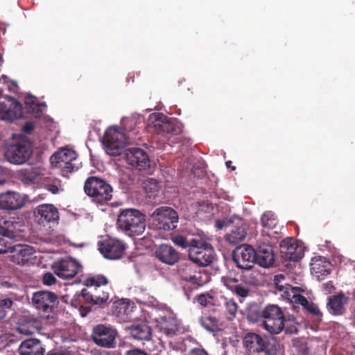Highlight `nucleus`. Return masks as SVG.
<instances>
[{
    "label": "nucleus",
    "mask_w": 355,
    "mask_h": 355,
    "mask_svg": "<svg viewBox=\"0 0 355 355\" xmlns=\"http://www.w3.org/2000/svg\"><path fill=\"white\" fill-rule=\"evenodd\" d=\"M116 225L129 236H139L146 229V216L139 210L126 209L119 214Z\"/></svg>",
    "instance_id": "obj_1"
},
{
    "label": "nucleus",
    "mask_w": 355,
    "mask_h": 355,
    "mask_svg": "<svg viewBox=\"0 0 355 355\" xmlns=\"http://www.w3.org/2000/svg\"><path fill=\"white\" fill-rule=\"evenodd\" d=\"M262 327L270 334H279L284 329L286 333L296 334L295 327H286V320L282 309L275 304H268L263 309Z\"/></svg>",
    "instance_id": "obj_2"
},
{
    "label": "nucleus",
    "mask_w": 355,
    "mask_h": 355,
    "mask_svg": "<svg viewBox=\"0 0 355 355\" xmlns=\"http://www.w3.org/2000/svg\"><path fill=\"white\" fill-rule=\"evenodd\" d=\"M189 250V260L199 266H207L214 260L216 253L214 248L206 239L199 236L197 240L191 242Z\"/></svg>",
    "instance_id": "obj_3"
},
{
    "label": "nucleus",
    "mask_w": 355,
    "mask_h": 355,
    "mask_svg": "<svg viewBox=\"0 0 355 355\" xmlns=\"http://www.w3.org/2000/svg\"><path fill=\"white\" fill-rule=\"evenodd\" d=\"M84 191L87 196L98 204H104L112 198V188L104 180L96 177H89L85 182Z\"/></svg>",
    "instance_id": "obj_4"
},
{
    "label": "nucleus",
    "mask_w": 355,
    "mask_h": 355,
    "mask_svg": "<svg viewBox=\"0 0 355 355\" xmlns=\"http://www.w3.org/2000/svg\"><path fill=\"white\" fill-rule=\"evenodd\" d=\"M150 220L153 229L169 231L177 227L178 215L171 207H161L151 214Z\"/></svg>",
    "instance_id": "obj_5"
},
{
    "label": "nucleus",
    "mask_w": 355,
    "mask_h": 355,
    "mask_svg": "<svg viewBox=\"0 0 355 355\" xmlns=\"http://www.w3.org/2000/svg\"><path fill=\"white\" fill-rule=\"evenodd\" d=\"M58 295L50 291L40 290L32 294L31 304L46 317L54 313L59 305Z\"/></svg>",
    "instance_id": "obj_6"
},
{
    "label": "nucleus",
    "mask_w": 355,
    "mask_h": 355,
    "mask_svg": "<svg viewBox=\"0 0 355 355\" xmlns=\"http://www.w3.org/2000/svg\"><path fill=\"white\" fill-rule=\"evenodd\" d=\"M103 143L107 154L116 156L121 154L130 141L124 133L119 132L115 128H109L104 134Z\"/></svg>",
    "instance_id": "obj_7"
},
{
    "label": "nucleus",
    "mask_w": 355,
    "mask_h": 355,
    "mask_svg": "<svg viewBox=\"0 0 355 355\" xmlns=\"http://www.w3.org/2000/svg\"><path fill=\"white\" fill-rule=\"evenodd\" d=\"M116 329L110 325L99 324L94 327L92 332V339L98 346L111 349L115 347Z\"/></svg>",
    "instance_id": "obj_8"
},
{
    "label": "nucleus",
    "mask_w": 355,
    "mask_h": 355,
    "mask_svg": "<svg viewBox=\"0 0 355 355\" xmlns=\"http://www.w3.org/2000/svg\"><path fill=\"white\" fill-rule=\"evenodd\" d=\"M51 159H54L56 164L62 168L63 175L77 171L80 165L77 153L71 149H62L54 153Z\"/></svg>",
    "instance_id": "obj_9"
},
{
    "label": "nucleus",
    "mask_w": 355,
    "mask_h": 355,
    "mask_svg": "<svg viewBox=\"0 0 355 355\" xmlns=\"http://www.w3.org/2000/svg\"><path fill=\"white\" fill-rule=\"evenodd\" d=\"M232 259L238 268L250 270L256 263L255 250L250 245H239L233 250Z\"/></svg>",
    "instance_id": "obj_10"
},
{
    "label": "nucleus",
    "mask_w": 355,
    "mask_h": 355,
    "mask_svg": "<svg viewBox=\"0 0 355 355\" xmlns=\"http://www.w3.org/2000/svg\"><path fill=\"white\" fill-rule=\"evenodd\" d=\"M126 245L123 241L109 237L98 243V250L106 259L116 260L121 259L125 252Z\"/></svg>",
    "instance_id": "obj_11"
},
{
    "label": "nucleus",
    "mask_w": 355,
    "mask_h": 355,
    "mask_svg": "<svg viewBox=\"0 0 355 355\" xmlns=\"http://www.w3.org/2000/svg\"><path fill=\"white\" fill-rule=\"evenodd\" d=\"M23 116V106L19 101L12 96H6L0 101V119L13 121Z\"/></svg>",
    "instance_id": "obj_12"
},
{
    "label": "nucleus",
    "mask_w": 355,
    "mask_h": 355,
    "mask_svg": "<svg viewBox=\"0 0 355 355\" xmlns=\"http://www.w3.org/2000/svg\"><path fill=\"white\" fill-rule=\"evenodd\" d=\"M31 144L26 141L10 144L6 153V159L12 164H22L25 163L32 155Z\"/></svg>",
    "instance_id": "obj_13"
},
{
    "label": "nucleus",
    "mask_w": 355,
    "mask_h": 355,
    "mask_svg": "<svg viewBox=\"0 0 355 355\" xmlns=\"http://www.w3.org/2000/svg\"><path fill=\"white\" fill-rule=\"evenodd\" d=\"M54 273L63 279L73 278L82 269V266L75 259H64L53 265Z\"/></svg>",
    "instance_id": "obj_14"
},
{
    "label": "nucleus",
    "mask_w": 355,
    "mask_h": 355,
    "mask_svg": "<svg viewBox=\"0 0 355 355\" xmlns=\"http://www.w3.org/2000/svg\"><path fill=\"white\" fill-rule=\"evenodd\" d=\"M148 128L150 131L153 130L157 134L176 135L178 133L175 124L168 121L166 116L160 114H153L150 116Z\"/></svg>",
    "instance_id": "obj_15"
},
{
    "label": "nucleus",
    "mask_w": 355,
    "mask_h": 355,
    "mask_svg": "<svg viewBox=\"0 0 355 355\" xmlns=\"http://www.w3.org/2000/svg\"><path fill=\"white\" fill-rule=\"evenodd\" d=\"M229 222L232 223V228L230 232L226 234L225 240L232 245H236L245 239L248 227L243 219L236 215L229 217Z\"/></svg>",
    "instance_id": "obj_16"
},
{
    "label": "nucleus",
    "mask_w": 355,
    "mask_h": 355,
    "mask_svg": "<svg viewBox=\"0 0 355 355\" xmlns=\"http://www.w3.org/2000/svg\"><path fill=\"white\" fill-rule=\"evenodd\" d=\"M282 257L291 261H297L301 259L304 253L302 248L297 245L295 239L291 237L282 240L279 244Z\"/></svg>",
    "instance_id": "obj_17"
},
{
    "label": "nucleus",
    "mask_w": 355,
    "mask_h": 355,
    "mask_svg": "<svg viewBox=\"0 0 355 355\" xmlns=\"http://www.w3.org/2000/svg\"><path fill=\"white\" fill-rule=\"evenodd\" d=\"M126 159L129 164L139 170H145L150 166V159L147 153L139 148H128Z\"/></svg>",
    "instance_id": "obj_18"
},
{
    "label": "nucleus",
    "mask_w": 355,
    "mask_h": 355,
    "mask_svg": "<svg viewBox=\"0 0 355 355\" xmlns=\"http://www.w3.org/2000/svg\"><path fill=\"white\" fill-rule=\"evenodd\" d=\"M35 252L32 246L21 243L12 245L9 251L11 253V261L18 265H24L28 263Z\"/></svg>",
    "instance_id": "obj_19"
},
{
    "label": "nucleus",
    "mask_w": 355,
    "mask_h": 355,
    "mask_svg": "<svg viewBox=\"0 0 355 355\" xmlns=\"http://www.w3.org/2000/svg\"><path fill=\"white\" fill-rule=\"evenodd\" d=\"M155 255L160 262L168 266H174L180 260L179 252L168 244H161L156 249Z\"/></svg>",
    "instance_id": "obj_20"
},
{
    "label": "nucleus",
    "mask_w": 355,
    "mask_h": 355,
    "mask_svg": "<svg viewBox=\"0 0 355 355\" xmlns=\"http://www.w3.org/2000/svg\"><path fill=\"white\" fill-rule=\"evenodd\" d=\"M34 215L39 223L57 222L59 219L58 209L51 204H42L34 210Z\"/></svg>",
    "instance_id": "obj_21"
},
{
    "label": "nucleus",
    "mask_w": 355,
    "mask_h": 355,
    "mask_svg": "<svg viewBox=\"0 0 355 355\" xmlns=\"http://www.w3.org/2000/svg\"><path fill=\"white\" fill-rule=\"evenodd\" d=\"M3 224L0 225V254L9 252L15 234L14 222L5 220Z\"/></svg>",
    "instance_id": "obj_22"
},
{
    "label": "nucleus",
    "mask_w": 355,
    "mask_h": 355,
    "mask_svg": "<svg viewBox=\"0 0 355 355\" xmlns=\"http://www.w3.org/2000/svg\"><path fill=\"white\" fill-rule=\"evenodd\" d=\"M24 200L19 193L8 191L0 194V207L7 210H16L21 208Z\"/></svg>",
    "instance_id": "obj_23"
},
{
    "label": "nucleus",
    "mask_w": 355,
    "mask_h": 355,
    "mask_svg": "<svg viewBox=\"0 0 355 355\" xmlns=\"http://www.w3.org/2000/svg\"><path fill=\"white\" fill-rule=\"evenodd\" d=\"M42 174L40 167L34 164H28L17 171V178L24 185H31L37 182Z\"/></svg>",
    "instance_id": "obj_24"
},
{
    "label": "nucleus",
    "mask_w": 355,
    "mask_h": 355,
    "mask_svg": "<svg viewBox=\"0 0 355 355\" xmlns=\"http://www.w3.org/2000/svg\"><path fill=\"white\" fill-rule=\"evenodd\" d=\"M82 296L87 303L101 305L107 301L109 293L105 290L104 287L93 288L91 289L83 288L82 290Z\"/></svg>",
    "instance_id": "obj_25"
},
{
    "label": "nucleus",
    "mask_w": 355,
    "mask_h": 355,
    "mask_svg": "<svg viewBox=\"0 0 355 355\" xmlns=\"http://www.w3.org/2000/svg\"><path fill=\"white\" fill-rule=\"evenodd\" d=\"M255 252L256 263L260 266L268 268L273 264L275 257L270 245L262 243L258 246Z\"/></svg>",
    "instance_id": "obj_26"
},
{
    "label": "nucleus",
    "mask_w": 355,
    "mask_h": 355,
    "mask_svg": "<svg viewBox=\"0 0 355 355\" xmlns=\"http://www.w3.org/2000/svg\"><path fill=\"white\" fill-rule=\"evenodd\" d=\"M349 297L340 292L338 295L329 297L327 307L334 315H342L345 312V306L348 303Z\"/></svg>",
    "instance_id": "obj_27"
},
{
    "label": "nucleus",
    "mask_w": 355,
    "mask_h": 355,
    "mask_svg": "<svg viewBox=\"0 0 355 355\" xmlns=\"http://www.w3.org/2000/svg\"><path fill=\"white\" fill-rule=\"evenodd\" d=\"M265 342L260 335L253 332L246 334L243 339L244 347L247 351L253 354H259L264 350Z\"/></svg>",
    "instance_id": "obj_28"
},
{
    "label": "nucleus",
    "mask_w": 355,
    "mask_h": 355,
    "mask_svg": "<svg viewBox=\"0 0 355 355\" xmlns=\"http://www.w3.org/2000/svg\"><path fill=\"white\" fill-rule=\"evenodd\" d=\"M45 349L41 341L36 338L24 340L19 347V355H44Z\"/></svg>",
    "instance_id": "obj_29"
},
{
    "label": "nucleus",
    "mask_w": 355,
    "mask_h": 355,
    "mask_svg": "<svg viewBox=\"0 0 355 355\" xmlns=\"http://www.w3.org/2000/svg\"><path fill=\"white\" fill-rule=\"evenodd\" d=\"M40 324L33 318H25L18 323L17 331L24 335H31L39 331Z\"/></svg>",
    "instance_id": "obj_30"
},
{
    "label": "nucleus",
    "mask_w": 355,
    "mask_h": 355,
    "mask_svg": "<svg viewBox=\"0 0 355 355\" xmlns=\"http://www.w3.org/2000/svg\"><path fill=\"white\" fill-rule=\"evenodd\" d=\"M199 324L206 331L214 333L220 329L219 320L209 313H204L198 319Z\"/></svg>",
    "instance_id": "obj_31"
},
{
    "label": "nucleus",
    "mask_w": 355,
    "mask_h": 355,
    "mask_svg": "<svg viewBox=\"0 0 355 355\" xmlns=\"http://www.w3.org/2000/svg\"><path fill=\"white\" fill-rule=\"evenodd\" d=\"M159 331L166 337L171 338L176 334L179 330V325L177 320L172 318H163L162 322L157 326Z\"/></svg>",
    "instance_id": "obj_32"
},
{
    "label": "nucleus",
    "mask_w": 355,
    "mask_h": 355,
    "mask_svg": "<svg viewBox=\"0 0 355 355\" xmlns=\"http://www.w3.org/2000/svg\"><path fill=\"white\" fill-rule=\"evenodd\" d=\"M311 270L319 280H322L330 273V263L327 261L322 262L320 259H312Z\"/></svg>",
    "instance_id": "obj_33"
},
{
    "label": "nucleus",
    "mask_w": 355,
    "mask_h": 355,
    "mask_svg": "<svg viewBox=\"0 0 355 355\" xmlns=\"http://www.w3.org/2000/svg\"><path fill=\"white\" fill-rule=\"evenodd\" d=\"M130 334L135 339L149 340L151 338V329L146 323L133 324L130 328Z\"/></svg>",
    "instance_id": "obj_34"
},
{
    "label": "nucleus",
    "mask_w": 355,
    "mask_h": 355,
    "mask_svg": "<svg viewBox=\"0 0 355 355\" xmlns=\"http://www.w3.org/2000/svg\"><path fill=\"white\" fill-rule=\"evenodd\" d=\"M108 283V279L101 274H91L84 279V285L87 287V289L105 287Z\"/></svg>",
    "instance_id": "obj_35"
},
{
    "label": "nucleus",
    "mask_w": 355,
    "mask_h": 355,
    "mask_svg": "<svg viewBox=\"0 0 355 355\" xmlns=\"http://www.w3.org/2000/svg\"><path fill=\"white\" fill-rule=\"evenodd\" d=\"M177 270L181 277L187 281L191 282L194 279L193 268L189 261H183L178 263Z\"/></svg>",
    "instance_id": "obj_36"
},
{
    "label": "nucleus",
    "mask_w": 355,
    "mask_h": 355,
    "mask_svg": "<svg viewBox=\"0 0 355 355\" xmlns=\"http://www.w3.org/2000/svg\"><path fill=\"white\" fill-rule=\"evenodd\" d=\"M225 317L227 320L232 321L236 317L238 305L234 300H227L225 302Z\"/></svg>",
    "instance_id": "obj_37"
},
{
    "label": "nucleus",
    "mask_w": 355,
    "mask_h": 355,
    "mask_svg": "<svg viewBox=\"0 0 355 355\" xmlns=\"http://www.w3.org/2000/svg\"><path fill=\"white\" fill-rule=\"evenodd\" d=\"M199 236L200 235H197L191 238H187L182 235H178L173 239V241L176 245L183 249H188L189 251L191 247V242L197 240Z\"/></svg>",
    "instance_id": "obj_38"
},
{
    "label": "nucleus",
    "mask_w": 355,
    "mask_h": 355,
    "mask_svg": "<svg viewBox=\"0 0 355 355\" xmlns=\"http://www.w3.org/2000/svg\"><path fill=\"white\" fill-rule=\"evenodd\" d=\"M277 291L283 298L291 302V300H293L292 295L296 293V292L302 291V289L300 287H293L288 284L283 286V289L281 288Z\"/></svg>",
    "instance_id": "obj_39"
},
{
    "label": "nucleus",
    "mask_w": 355,
    "mask_h": 355,
    "mask_svg": "<svg viewBox=\"0 0 355 355\" xmlns=\"http://www.w3.org/2000/svg\"><path fill=\"white\" fill-rule=\"evenodd\" d=\"M130 302L122 299L114 303L115 313L117 315H128L130 311Z\"/></svg>",
    "instance_id": "obj_40"
},
{
    "label": "nucleus",
    "mask_w": 355,
    "mask_h": 355,
    "mask_svg": "<svg viewBox=\"0 0 355 355\" xmlns=\"http://www.w3.org/2000/svg\"><path fill=\"white\" fill-rule=\"evenodd\" d=\"M261 224L263 227L272 230L276 227L277 219L271 212H266L261 216Z\"/></svg>",
    "instance_id": "obj_41"
},
{
    "label": "nucleus",
    "mask_w": 355,
    "mask_h": 355,
    "mask_svg": "<svg viewBox=\"0 0 355 355\" xmlns=\"http://www.w3.org/2000/svg\"><path fill=\"white\" fill-rule=\"evenodd\" d=\"M248 320L252 323L257 322L259 320H263V310L261 311L257 307H252L247 312Z\"/></svg>",
    "instance_id": "obj_42"
},
{
    "label": "nucleus",
    "mask_w": 355,
    "mask_h": 355,
    "mask_svg": "<svg viewBox=\"0 0 355 355\" xmlns=\"http://www.w3.org/2000/svg\"><path fill=\"white\" fill-rule=\"evenodd\" d=\"M305 310L315 318L316 322H321L322 321V313L313 302H311Z\"/></svg>",
    "instance_id": "obj_43"
},
{
    "label": "nucleus",
    "mask_w": 355,
    "mask_h": 355,
    "mask_svg": "<svg viewBox=\"0 0 355 355\" xmlns=\"http://www.w3.org/2000/svg\"><path fill=\"white\" fill-rule=\"evenodd\" d=\"M13 301L10 298L0 300V320L4 319L8 310H10Z\"/></svg>",
    "instance_id": "obj_44"
},
{
    "label": "nucleus",
    "mask_w": 355,
    "mask_h": 355,
    "mask_svg": "<svg viewBox=\"0 0 355 355\" xmlns=\"http://www.w3.org/2000/svg\"><path fill=\"white\" fill-rule=\"evenodd\" d=\"M144 188L147 193H153L158 190L159 183L156 180L149 178L144 182Z\"/></svg>",
    "instance_id": "obj_45"
},
{
    "label": "nucleus",
    "mask_w": 355,
    "mask_h": 355,
    "mask_svg": "<svg viewBox=\"0 0 355 355\" xmlns=\"http://www.w3.org/2000/svg\"><path fill=\"white\" fill-rule=\"evenodd\" d=\"M292 298L291 303L300 304L304 309L311 303L304 295L297 293V292L292 295Z\"/></svg>",
    "instance_id": "obj_46"
},
{
    "label": "nucleus",
    "mask_w": 355,
    "mask_h": 355,
    "mask_svg": "<svg viewBox=\"0 0 355 355\" xmlns=\"http://www.w3.org/2000/svg\"><path fill=\"white\" fill-rule=\"evenodd\" d=\"M222 282L230 290L232 291L234 288L238 284V280L236 278L231 277H223Z\"/></svg>",
    "instance_id": "obj_47"
},
{
    "label": "nucleus",
    "mask_w": 355,
    "mask_h": 355,
    "mask_svg": "<svg viewBox=\"0 0 355 355\" xmlns=\"http://www.w3.org/2000/svg\"><path fill=\"white\" fill-rule=\"evenodd\" d=\"M241 297H245L249 294V289L241 284H237L232 291Z\"/></svg>",
    "instance_id": "obj_48"
},
{
    "label": "nucleus",
    "mask_w": 355,
    "mask_h": 355,
    "mask_svg": "<svg viewBox=\"0 0 355 355\" xmlns=\"http://www.w3.org/2000/svg\"><path fill=\"white\" fill-rule=\"evenodd\" d=\"M210 300H213V297L208 293L200 294L196 299L198 303L204 307L208 306V304L211 303Z\"/></svg>",
    "instance_id": "obj_49"
},
{
    "label": "nucleus",
    "mask_w": 355,
    "mask_h": 355,
    "mask_svg": "<svg viewBox=\"0 0 355 355\" xmlns=\"http://www.w3.org/2000/svg\"><path fill=\"white\" fill-rule=\"evenodd\" d=\"M286 277L283 274H278L274 277V283L276 286L277 290L282 288L283 289V286L287 285L288 284L285 282Z\"/></svg>",
    "instance_id": "obj_50"
},
{
    "label": "nucleus",
    "mask_w": 355,
    "mask_h": 355,
    "mask_svg": "<svg viewBox=\"0 0 355 355\" xmlns=\"http://www.w3.org/2000/svg\"><path fill=\"white\" fill-rule=\"evenodd\" d=\"M82 300H84V298L82 296L81 292L80 294L74 295L73 298L71 299V304L72 306L75 308H78L79 309H81L82 308H83Z\"/></svg>",
    "instance_id": "obj_51"
},
{
    "label": "nucleus",
    "mask_w": 355,
    "mask_h": 355,
    "mask_svg": "<svg viewBox=\"0 0 355 355\" xmlns=\"http://www.w3.org/2000/svg\"><path fill=\"white\" fill-rule=\"evenodd\" d=\"M56 282L55 276L51 272H46L44 275L42 282L46 286H51Z\"/></svg>",
    "instance_id": "obj_52"
},
{
    "label": "nucleus",
    "mask_w": 355,
    "mask_h": 355,
    "mask_svg": "<svg viewBox=\"0 0 355 355\" xmlns=\"http://www.w3.org/2000/svg\"><path fill=\"white\" fill-rule=\"evenodd\" d=\"M25 103L27 105H29L33 109V111L35 112V110H34L35 107H36V104H37L36 97H35L32 95L28 94L25 97Z\"/></svg>",
    "instance_id": "obj_53"
},
{
    "label": "nucleus",
    "mask_w": 355,
    "mask_h": 355,
    "mask_svg": "<svg viewBox=\"0 0 355 355\" xmlns=\"http://www.w3.org/2000/svg\"><path fill=\"white\" fill-rule=\"evenodd\" d=\"M261 352H264L266 355H277V349L275 346L270 347L269 343L266 341L264 343V350Z\"/></svg>",
    "instance_id": "obj_54"
},
{
    "label": "nucleus",
    "mask_w": 355,
    "mask_h": 355,
    "mask_svg": "<svg viewBox=\"0 0 355 355\" xmlns=\"http://www.w3.org/2000/svg\"><path fill=\"white\" fill-rule=\"evenodd\" d=\"M232 225V223L229 222V218L226 220H216L215 222V227L218 229L221 230L225 226H230Z\"/></svg>",
    "instance_id": "obj_55"
},
{
    "label": "nucleus",
    "mask_w": 355,
    "mask_h": 355,
    "mask_svg": "<svg viewBox=\"0 0 355 355\" xmlns=\"http://www.w3.org/2000/svg\"><path fill=\"white\" fill-rule=\"evenodd\" d=\"M188 355H208V354L203 349L195 348L190 351Z\"/></svg>",
    "instance_id": "obj_56"
},
{
    "label": "nucleus",
    "mask_w": 355,
    "mask_h": 355,
    "mask_svg": "<svg viewBox=\"0 0 355 355\" xmlns=\"http://www.w3.org/2000/svg\"><path fill=\"white\" fill-rule=\"evenodd\" d=\"M125 355H148V354H147V353H146L145 352H144L142 350H140L138 349H135L127 351L125 353Z\"/></svg>",
    "instance_id": "obj_57"
},
{
    "label": "nucleus",
    "mask_w": 355,
    "mask_h": 355,
    "mask_svg": "<svg viewBox=\"0 0 355 355\" xmlns=\"http://www.w3.org/2000/svg\"><path fill=\"white\" fill-rule=\"evenodd\" d=\"M45 187L48 191H51L53 194L57 193L59 191L58 186L54 184H46Z\"/></svg>",
    "instance_id": "obj_58"
},
{
    "label": "nucleus",
    "mask_w": 355,
    "mask_h": 355,
    "mask_svg": "<svg viewBox=\"0 0 355 355\" xmlns=\"http://www.w3.org/2000/svg\"><path fill=\"white\" fill-rule=\"evenodd\" d=\"M33 129V125L32 123H26L24 127V130L27 132V133H29L31 132Z\"/></svg>",
    "instance_id": "obj_59"
},
{
    "label": "nucleus",
    "mask_w": 355,
    "mask_h": 355,
    "mask_svg": "<svg viewBox=\"0 0 355 355\" xmlns=\"http://www.w3.org/2000/svg\"><path fill=\"white\" fill-rule=\"evenodd\" d=\"M42 106L45 107L46 106L45 103H37V104H36L37 110L35 111V113L38 115H40L42 112V111L40 110V107H42Z\"/></svg>",
    "instance_id": "obj_60"
},
{
    "label": "nucleus",
    "mask_w": 355,
    "mask_h": 355,
    "mask_svg": "<svg viewBox=\"0 0 355 355\" xmlns=\"http://www.w3.org/2000/svg\"><path fill=\"white\" fill-rule=\"evenodd\" d=\"M225 164H226L227 168H230L231 167V164H232V162L231 161H227V162H225Z\"/></svg>",
    "instance_id": "obj_61"
},
{
    "label": "nucleus",
    "mask_w": 355,
    "mask_h": 355,
    "mask_svg": "<svg viewBox=\"0 0 355 355\" xmlns=\"http://www.w3.org/2000/svg\"><path fill=\"white\" fill-rule=\"evenodd\" d=\"M47 355H63V354H60V353H52V354L48 353Z\"/></svg>",
    "instance_id": "obj_62"
},
{
    "label": "nucleus",
    "mask_w": 355,
    "mask_h": 355,
    "mask_svg": "<svg viewBox=\"0 0 355 355\" xmlns=\"http://www.w3.org/2000/svg\"><path fill=\"white\" fill-rule=\"evenodd\" d=\"M294 320H295V318L293 317L288 318V321Z\"/></svg>",
    "instance_id": "obj_63"
},
{
    "label": "nucleus",
    "mask_w": 355,
    "mask_h": 355,
    "mask_svg": "<svg viewBox=\"0 0 355 355\" xmlns=\"http://www.w3.org/2000/svg\"><path fill=\"white\" fill-rule=\"evenodd\" d=\"M86 314H87V313H84L81 312V315H82L83 317H85V316L86 315Z\"/></svg>",
    "instance_id": "obj_64"
}]
</instances>
